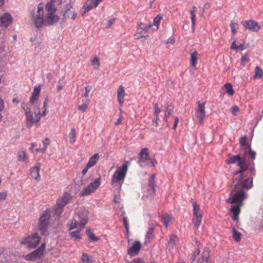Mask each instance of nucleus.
Instances as JSON below:
<instances>
[{
	"instance_id": "nucleus-1",
	"label": "nucleus",
	"mask_w": 263,
	"mask_h": 263,
	"mask_svg": "<svg viewBox=\"0 0 263 263\" xmlns=\"http://www.w3.org/2000/svg\"><path fill=\"white\" fill-rule=\"evenodd\" d=\"M57 9L53 1L47 3L44 9L43 4H40L36 13H33L31 21L37 28L43 26H51L58 23L59 17L55 14Z\"/></svg>"
},
{
	"instance_id": "nucleus-2",
	"label": "nucleus",
	"mask_w": 263,
	"mask_h": 263,
	"mask_svg": "<svg viewBox=\"0 0 263 263\" xmlns=\"http://www.w3.org/2000/svg\"><path fill=\"white\" fill-rule=\"evenodd\" d=\"M255 169L254 167H247V170H239L235 172L237 175L235 180L237 183L235 184L237 189L239 188L245 191L251 189L253 185V176L255 175Z\"/></svg>"
},
{
	"instance_id": "nucleus-3",
	"label": "nucleus",
	"mask_w": 263,
	"mask_h": 263,
	"mask_svg": "<svg viewBox=\"0 0 263 263\" xmlns=\"http://www.w3.org/2000/svg\"><path fill=\"white\" fill-rule=\"evenodd\" d=\"M26 126L28 128L31 127L34 124L36 127L40 126L39 123L41 120V110L39 107H36L34 109L33 112L31 110H26L25 112Z\"/></svg>"
},
{
	"instance_id": "nucleus-4",
	"label": "nucleus",
	"mask_w": 263,
	"mask_h": 263,
	"mask_svg": "<svg viewBox=\"0 0 263 263\" xmlns=\"http://www.w3.org/2000/svg\"><path fill=\"white\" fill-rule=\"evenodd\" d=\"M247 197V194L245 191L239 188L237 189V186L234 185L233 191L231 192L227 202L231 203L242 204L243 201Z\"/></svg>"
},
{
	"instance_id": "nucleus-5",
	"label": "nucleus",
	"mask_w": 263,
	"mask_h": 263,
	"mask_svg": "<svg viewBox=\"0 0 263 263\" xmlns=\"http://www.w3.org/2000/svg\"><path fill=\"white\" fill-rule=\"evenodd\" d=\"M128 164L127 161L121 166L117 168L111 178L112 183L123 182L128 171Z\"/></svg>"
},
{
	"instance_id": "nucleus-6",
	"label": "nucleus",
	"mask_w": 263,
	"mask_h": 263,
	"mask_svg": "<svg viewBox=\"0 0 263 263\" xmlns=\"http://www.w3.org/2000/svg\"><path fill=\"white\" fill-rule=\"evenodd\" d=\"M51 213L49 210L43 211L39 219V229L42 234H44L47 231L49 224V219Z\"/></svg>"
},
{
	"instance_id": "nucleus-7",
	"label": "nucleus",
	"mask_w": 263,
	"mask_h": 263,
	"mask_svg": "<svg viewBox=\"0 0 263 263\" xmlns=\"http://www.w3.org/2000/svg\"><path fill=\"white\" fill-rule=\"evenodd\" d=\"M88 211L84 208H80L77 210V214L74 218L79 222V228L81 229L84 228L88 222Z\"/></svg>"
},
{
	"instance_id": "nucleus-8",
	"label": "nucleus",
	"mask_w": 263,
	"mask_h": 263,
	"mask_svg": "<svg viewBox=\"0 0 263 263\" xmlns=\"http://www.w3.org/2000/svg\"><path fill=\"white\" fill-rule=\"evenodd\" d=\"M71 198V196L69 193H64L57 201L55 212L59 215L61 214L63 211V208L70 201Z\"/></svg>"
},
{
	"instance_id": "nucleus-9",
	"label": "nucleus",
	"mask_w": 263,
	"mask_h": 263,
	"mask_svg": "<svg viewBox=\"0 0 263 263\" xmlns=\"http://www.w3.org/2000/svg\"><path fill=\"white\" fill-rule=\"evenodd\" d=\"M193 206L194 213L192 220L193 224L195 227L198 228L201 222L202 215L199 206L196 202H193Z\"/></svg>"
},
{
	"instance_id": "nucleus-10",
	"label": "nucleus",
	"mask_w": 263,
	"mask_h": 263,
	"mask_svg": "<svg viewBox=\"0 0 263 263\" xmlns=\"http://www.w3.org/2000/svg\"><path fill=\"white\" fill-rule=\"evenodd\" d=\"M101 183V178L96 179L93 182L90 183L87 186L84 188L80 192L81 196L89 195L98 189Z\"/></svg>"
},
{
	"instance_id": "nucleus-11",
	"label": "nucleus",
	"mask_w": 263,
	"mask_h": 263,
	"mask_svg": "<svg viewBox=\"0 0 263 263\" xmlns=\"http://www.w3.org/2000/svg\"><path fill=\"white\" fill-rule=\"evenodd\" d=\"M45 249V243H43L40 247L33 251L32 252L27 254L25 256V259L27 261H35L43 255Z\"/></svg>"
},
{
	"instance_id": "nucleus-12",
	"label": "nucleus",
	"mask_w": 263,
	"mask_h": 263,
	"mask_svg": "<svg viewBox=\"0 0 263 263\" xmlns=\"http://www.w3.org/2000/svg\"><path fill=\"white\" fill-rule=\"evenodd\" d=\"M197 104L198 106L195 110L196 117L200 123L202 124V122L205 117V102H201L198 101L197 102Z\"/></svg>"
},
{
	"instance_id": "nucleus-13",
	"label": "nucleus",
	"mask_w": 263,
	"mask_h": 263,
	"mask_svg": "<svg viewBox=\"0 0 263 263\" xmlns=\"http://www.w3.org/2000/svg\"><path fill=\"white\" fill-rule=\"evenodd\" d=\"M241 24L246 29H248L252 32H257L260 29L259 24L254 20H245L242 21Z\"/></svg>"
},
{
	"instance_id": "nucleus-14",
	"label": "nucleus",
	"mask_w": 263,
	"mask_h": 263,
	"mask_svg": "<svg viewBox=\"0 0 263 263\" xmlns=\"http://www.w3.org/2000/svg\"><path fill=\"white\" fill-rule=\"evenodd\" d=\"M40 240L39 235L35 233L26 238L22 243L27 244L29 247L34 248L39 244Z\"/></svg>"
},
{
	"instance_id": "nucleus-15",
	"label": "nucleus",
	"mask_w": 263,
	"mask_h": 263,
	"mask_svg": "<svg viewBox=\"0 0 263 263\" xmlns=\"http://www.w3.org/2000/svg\"><path fill=\"white\" fill-rule=\"evenodd\" d=\"M102 0H87L82 8V14L86 13L97 7Z\"/></svg>"
},
{
	"instance_id": "nucleus-16",
	"label": "nucleus",
	"mask_w": 263,
	"mask_h": 263,
	"mask_svg": "<svg viewBox=\"0 0 263 263\" xmlns=\"http://www.w3.org/2000/svg\"><path fill=\"white\" fill-rule=\"evenodd\" d=\"M238 162V165L239 166V170H247L248 165L245 163L244 160H242L239 155H236L231 157L230 158L229 163L234 164Z\"/></svg>"
},
{
	"instance_id": "nucleus-17",
	"label": "nucleus",
	"mask_w": 263,
	"mask_h": 263,
	"mask_svg": "<svg viewBox=\"0 0 263 263\" xmlns=\"http://www.w3.org/2000/svg\"><path fill=\"white\" fill-rule=\"evenodd\" d=\"M148 149L147 148H142L139 153L140 158L138 161V163L141 162H145L149 161L151 163L153 162L152 160L149 158L148 154Z\"/></svg>"
},
{
	"instance_id": "nucleus-18",
	"label": "nucleus",
	"mask_w": 263,
	"mask_h": 263,
	"mask_svg": "<svg viewBox=\"0 0 263 263\" xmlns=\"http://www.w3.org/2000/svg\"><path fill=\"white\" fill-rule=\"evenodd\" d=\"M141 247L140 241H136L134 242L132 247H131L127 251L128 254L130 256H134L139 253Z\"/></svg>"
},
{
	"instance_id": "nucleus-19",
	"label": "nucleus",
	"mask_w": 263,
	"mask_h": 263,
	"mask_svg": "<svg viewBox=\"0 0 263 263\" xmlns=\"http://www.w3.org/2000/svg\"><path fill=\"white\" fill-rule=\"evenodd\" d=\"M242 205V204H237L236 205H232L230 210V212L233 213V216L232 217L234 221L237 220L238 219L239 215L240 213V207Z\"/></svg>"
},
{
	"instance_id": "nucleus-20",
	"label": "nucleus",
	"mask_w": 263,
	"mask_h": 263,
	"mask_svg": "<svg viewBox=\"0 0 263 263\" xmlns=\"http://www.w3.org/2000/svg\"><path fill=\"white\" fill-rule=\"evenodd\" d=\"M126 95L124 87L123 85H120L117 89V100L121 106L122 105L124 97Z\"/></svg>"
},
{
	"instance_id": "nucleus-21",
	"label": "nucleus",
	"mask_w": 263,
	"mask_h": 263,
	"mask_svg": "<svg viewBox=\"0 0 263 263\" xmlns=\"http://www.w3.org/2000/svg\"><path fill=\"white\" fill-rule=\"evenodd\" d=\"M12 18L10 14L5 13L0 18L1 25L4 27H7L12 22Z\"/></svg>"
},
{
	"instance_id": "nucleus-22",
	"label": "nucleus",
	"mask_w": 263,
	"mask_h": 263,
	"mask_svg": "<svg viewBox=\"0 0 263 263\" xmlns=\"http://www.w3.org/2000/svg\"><path fill=\"white\" fill-rule=\"evenodd\" d=\"M41 166V164L38 163L35 166L32 167L30 169V175L33 178L36 180H39L40 179L39 172L40 170Z\"/></svg>"
},
{
	"instance_id": "nucleus-23",
	"label": "nucleus",
	"mask_w": 263,
	"mask_h": 263,
	"mask_svg": "<svg viewBox=\"0 0 263 263\" xmlns=\"http://www.w3.org/2000/svg\"><path fill=\"white\" fill-rule=\"evenodd\" d=\"M155 178H156V175L153 174L149 178L148 182V185L149 187V192H151V196L153 197L156 192V189H155Z\"/></svg>"
},
{
	"instance_id": "nucleus-24",
	"label": "nucleus",
	"mask_w": 263,
	"mask_h": 263,
	"mask_svg": "<svg viewBox=\"0 0 263 263\" xmlns=\"http://www.w3.org/2000/svg\"><path fill=\"white\" fill-rule=\"evenodd\" d=\"M178 241L177 236L174 234H172L169 236V241L167 243V248L169 250L174 249Z\"/></svg>"
},
{
	"instance_id": "nucleus-25",
	"label": "nucleus",
	"mask_w": 263,
	"mask_h": 263,
	"mask_svg": "<svg viewBox=\"0 0 263 263\" xmlns=\"http://www.w3.org/2000/svg\"><path fill=\"white\" fill-rule=\"evenodd\" d=\"M210 250L209 248H204L201 255L200 263H208L210 258Z\"/></svg>"
},
{
	"instance_id": "nucleus-26",
	"label": "nucleus",
	"mask_w": 263,
	"mask_h": 263,
	"mask_svg": "<svg viewBox=\"0 0 263 263\" xmlns=\"http://www.w3.org/2000/svg\"><path fill=\"white\" fill-rule=\"evenodd\" d=\"M190 64L192 67H196L197 64L198 53L196 49H193L190 51Z\"/></svg>"
},
{
	"instance_id": "nucleus-27",
	"label": "nucleus",
	"mask_w": 263,
	"mask_h": 263,
	"mask_svg": "<svg viewBox=\"0 0 263 263\" xmlns=\"http://www.w3.org/2000/svg\"><path fill=\"white\" fill-rule=\"evenodd\" d=\"M41 91L40 86H35L31 97L30 98V102L33 104L35 101L37 100Z\"/></svg>"
},
{
	"instance_id": "nucleus-28",
	"label": "nucleus",
	"mask_w": 263,
	"mask_h": 263,
	"mask_svg": "<svg viewBox=\"0 0 263 263\" xmlns=\"http://www.w3.org/2000/svg\"><path fill=\"white\" fill-rule=\"evenodd\" d=\"M17 157L19 161L28 162V157L25 150L21 149L18 151L17 153Z\"/></svg>"
},
{
	"instance_id": "nucleus-29",
	"label": "nucleus",
	"mask_w": 263,
	"mask_h": 263,
	"mask_svg": "<svg viewBox=\"0 0 263 263\" xmlns=\"http://www.w3.org/2000/svg\"><path fill=\"white\" fill-rule=\"evenodd\" d=\"M196 7L195 6H193L192 7V10L190 11V13L191 14V20L192 22V28L193 30H194L195 26H196Z\"/></svg>"
},
{
	"instance_id": "nucleus-30",
	"label": "nucleus",
	"mask_w": 263,
	"mask_h": 263,
	"mask_svg": "<svg viewBox=\"0 0 263 263\" xmlns=\"http://www.w3.org/2000/svg\"><path fill=\"white\" fill-rule=\"evenodd\" d=\"M174 107L172 105H168L165 110V115L163 118V121L165 122H168V118L173 114Z\"/></svg>"
},
{
	"instance_id": "nucleus-31",
	"label": "nucleus",
	"mask_w": 263,
	"mask_h": 263,
	"mask_svg": "<svg viewBox=\"0 0 263 263\" xmlns=\"http://www.w3.org/2000/svg\"><path fill=\"white\" fill-rule=\"evenodd\" d=\"M99 155L98 154H95L92 156H91L88 161V163L87 165H88V167H91L93 166L98 161L99 159Z\"/></svg>"
},
{
	"instance_id": "nucleus-32",
	"label": "nucleus",
	"mask_w": 263,
	"mask_h": 263,
	"mask_svg": "<svg viewBox=\"0 0 263 263\" xmlns=\"http://www.w3.org/2000/svg\"><path fill=\"white\" fill-rule=\"evenodd\" d=\"M81 261L83 263H93L94 259L92 256L89 255L87 253H83L81 257Z\"/></svg>"
},
{
	"instance_id": "nucleus-33",
	"label": "nucleus",
	"mask_w": 263,
	"mask_h": 263,
	"mask_svg": "<svg viewBox=\"0 0 263 263\" xmlns=\"http://www.w3.org/2000/svg\"><path fill=\"white\" fill-rule=\"evenodd\" d=\"M225 89L226 92L230 96H232L235 93V91L233 88L231 83H227L225 84L222 89Z\"/></svg>"
},
{
	"instance_id": "nucleus-34",
	"label": "nucleus",
	"mask_w": 263,
	"mask_h": 263,
	"mask_svg": "<svg viewBox=\"0 0 263 263\" xmlns=\"http://www.w3.org/2000/svg\"><path fill=\"white\" fill-rule=\"evenodd\" d=\"M255 74L253 76L254 79H261L263 78V70L258 66L254 69Z\"/></svg>"
},
{
	"instance_id": "nucleus-35",
	"label": "nucleus",
	"mask_w": 263,
	"mask_h": 263,
	"mask_svg": "<svg viewBox=\"0 0 263 263\" xmlns=\"http://www.w3.org/2000/svg\"><path fill=\"white\" fill-rule=\"evenodd\" d=\"M90 62L91 65L93 66V69L96 70L99 69L100 63L99 58L97 57H91L90 59Z\"/></svg>"
},
{
	"instance_id": "nucleus-36",
	"label": "nucleus",
	"mask_w": 263,
	"mask_h": 263,
	"mask_svg": "<svg viewBox=\"0 0 263 263\" xmlns=\"http://www.w3.org/2000/svg\"><path fill=\"white\" fill-rule=\"evenodd\" d=\"M69 141L72 144H74L76 141V130L74 128H71L69 134Z\"/></svg>"
},
{
	"instance_id": "nucleus-37",
	"label": "nucleus",
	"mask_w": 263,
	"mask_h": 263,
	"mask_svg": "<svg viewBox=\"0 0 263 263\" xmlns=\"http://www.w3.org/2000/svg\"><path fill=\"white\" fill-rule=\"evenodd\" d=\"M171 216L167 214H164L162 215L161 221L166 228L168 227V224L171 221Z\"/></svg>"
},
{
	"instance_id": "nucleus-38",
	"label": "nucleus",
	"mask_w": 263,
	"mask_h": 263,
	"mask_svg": "<svg viewBox=\"0 0 263 263\" xmlns=\"http://www.w3.org/2000/svg\"><path fill=\"white\" fill-rule=\"evenodd\" d=\"M231 32L233 34H235L237 32V28L238 26V24L237 22H234L233 20L231 21L230 24Z\"/></svg>"
},
{
	"instance_id": "nucleus-39",
	"label": "nucleus",
	"mask_w": 263,
	"mask_h": 263,
	"mask_svg": "<svg viewBox=\"0 0 263 263\" xmlns=\"http://www.w3.org/2000/svg\"><path fill=\"white\" fill-rule=\"evenodd\" d=\"M89 102L90 101L89 99H86L84 103L78 106V109L83 112L85 111L88 108Z\"/></svg>"
},
{
	"instance_id": "nucleus-40",
	"label": "nucleus",
	"mask_w": 263,
	"mask_h": 263,
	"mask_svg": "<svg viewBox=\"0 0 263 263\" xmlns=\"http://www.w3.org/2000/svg\"><path fill=\"white\" fill-rule=\"evenodd\" d=\"M142 29H143V28H142L141 25H139V27L137 29L136 34L137 35V36L136 39H140L142 37L145 38L146 36H148V34H147V35L145 36L141 35V34H142L143 32H144L143 30H142Z\"/></svg>"
},
{
	"instance_id": "nucleus-41",
	"label": "nucleus",
	"mask_w": 263,
	"mask_h": 263,
	"mask_svg": "<svg viewBox=\"0 0 263 263\" xmlns=\"http://www.w3.org/2000/svg\"><path fill=\"white\" fill-rule=\"evenodd\" d=\"M200 250L199 249H196L194 252L192 256H191L190 260L191 263H196L195 259L199 255Z\"/></svg>"
},
{
	"instance_id": "nucleus-42",
	"label": "nucleus",
	"mask_w": 263,
	"mask_h": 263,
	"mask_svg": "<svg viewBox=\"0 0 263 263\" xmlns=\"http://www.w3.org/2000/svg\"><path fill=\"white\" fill-rule=\"evenodd\" d=\"M86 233L89 236L90 239L93 241H97L99 239V238L96 236L95 234L90 231V230H87Z\"/></svg>"
},
{
	"instance_id": "nucleus-43",
	"label": "nucleus",
	"mask_w": 263,
	"mask_h": 263,
	"mask_svg": "<svg viewBox=\"0 0 263 263\" xmlns=\"http://www.w3.org/2000/svg\"><path fill=\"white\" fill-rule=\"evenodd\" d=\"M163 18V14H160L157 15L154 19V25L155 26H156L157 28H158V27L160 24V21Z\"/></svg>"
},
{
	"instance_id": "nucleus-44",
	"label": "nucleus",
	"mask_w": 263,
	"mask_h": 263,
	"mask_svg": "<svg viewBox=\"0 0 263 263\" xmlns=\"http://www.w3.org/2000/svg\"><path fill=\"white\" fill-rule=\"evenodd\" d=\"M241 233L235 230L234 228L233 229V237L236 242H239L240 240Z\"/></svg>"
},
{
	"instance_id": "nucleus-45",
	"label": "nucleus",
	"mask_w": 263,
	"mask_h": 263,
	"mask_svg": "<svg viewBox=\"0 0 263 263\" xmlns=\"http://www.w3.org/2000/svg\"><path fill=\"white\" fill-rule=\"evenodd\" d=\"M154 231V227H148V231L146 234V239L149 240L151 239L153 236V234Z\"/></svg>"
},
{
	"instance_id": "nucleus-46",
	"label": "nucleus",
	"mask_w": 263,
	"mask_h": 263,
	"mask_svg": "<svg viewBox=\"0 0 263 263\" xmlns=\"http://www.w3.org/2000/svg\"><path fill=\"white\" fill-rule=\"evenodd\" d=\"M249 60L250 58L248 55H243L241 57L240 64L244 66L248 62H249Z\"/></svg>"
},
{
	"instance_id": "nucleus-47",
	"label": "nucleus",
	"mask_w": 263,
	"mask_h": 263,
	"mask_svg": "<svg viewBox=\"0 0 263 263\" xmlns=\"http://www.w3.org/2000/svg\"><path fill=\"white\" fill-rule=\"evenodd\" d=\"M70 236L76 240L79 241L81 239L80 231H76L70 233Z\"/></svg>"
},
{
	"instance_id": "nucleus-48",
	"label": "nucleus",
	"mask_w": 263,
	"mask_h": 263,
	"mask_svg": "<svg viewBox=\"0 0 263 263\" xmlns=\"http://www.w3.org/2000/svg\"><path fill=\"white\" fill-rule=\"evenodd\" d=\"M77 227H79V222L74 218V219L73 220H72V221L71 222L70 224H69V229L70 230H71L76 228Z\"/></svg>"
},
{
	"instance_id": "nucleus-49",
	"label": "nucleus",
	"mask_w": 263,
	"mask_h": 263,
	"mask_svg": "<svg viewBox=\"0 0 263 263\" xmlns=\"http://www.w3.org/2000/svg\"><path fill=\"white\" fill-rule=\"evenodd\" d=\"M161 111V110L159 107L158 104L155 103L154 104V115L155 117H158V114Z\"/></svg>"
},
{
	"instance_id": "nucleus-50",
	"label": "nucleus",
	"mask_w": 263,
	"mask_h": 263,
	"mask_svg": "<svg viewBox=\"0 0 263 263\" xmlns=\"http://www.w3.org/2000/svg\"><path fill=\"white\" fill-rule=\"evenodd\" d=\"M140 25H141L142 28H143V29L144 33H148V29H151L152 27V25L149 24L148 25H144L142 23H141Z\"/></svg>"
},
{
	"instance_id": "nucleus-51",
	"label": "nucleus",
	"mask_w": 263,
	"mask_h": 263,
	"mask_svg": "<svg viewBox=\"0 0 263 263\" xmlns=\"http://www.w3.org/2000/svg\"><path fill=\"white\" fill-rule=\"evenodd\" d=\"M239 143L241 146H246L247 145V138L245 136L241 137Z\"/></svg>"
},
{
	"instance_id": "nucleus-52",
	"label": "nucleus",
	"mask_w": 263,
	"mask_h": 263,
	"mask_svg": "<svg viewBox=\"0 0 263 263\" xmlns=\"http://www.w3.org/2000/svg\"><path fill=\"white\" fill-rule=\"evenodd\" d=\"M123 222L126 230V232L128 233L129 231V224L128 223V220L126 217H123Z\"/></svg>"
},
{
	"instance_id": "nucleus-53",
	"label": "nucleus",
	"mask_w": 263,
	"mask_h": 263,
	"mask_svg": "<svg viewBox=\"0 0 263 263\" xmlns=\"http://www.w3.org/2000/svg\"><path fill=\"white\" fill-rule=\"evenodd\" d=\"M7 192H0V200L6 199L7 198Z\"/></svg>"
},
{
	"instance_id": "nucleus-54",
	"label": "nucleus",
	"mask_w": 263,
	"mask_h": 263,
	"mask_svg": "<svg viewBox=\"0 0 263 263\" xmlns=\"http://www.w3.org/2000/svg\"><path fill=\"white\" fill-rule=\"evenodd\" d=\"M85 93L83 95V96L85 97V98H87L88 95H89V93L90 91V88L89 86H86L85 87Z\"/></svg>"
},
{
	"instance_id": "nucleus-55",
	"label": "nucleus",
	"mask_w": 263,
	"mask_h": 263,
	"mask_svg": "<svg viewBox=\"0 0 263 263\" xmlns=\"http://www.w3.org/2000/svg\"><path fill=\"white\" fill-rule=\"evenodd\" d=\"M239 111V107L237 106H234L232 108V112L234 115H237V112Z\"/></svg>"
},
{
	"instance_id": "nucleus-56",
	"label": "nucleus",
	"mask_w": 263,
	"mask_h": 263,
	"mask_svg": "<svg viewBox=\"0 0 263 263\" xmlns=\"http://www.w3.org/2000/svg\"><path fill=\"white\" fill-rule=\"evenodd\" d=\"M122 115L121 112L120 114L119 118L117 120L116 122H115V125H118L122 124Z\"/></svg>"
},
{
	"instance_id": "nucleus-57",
	"label": "nucleus",
	"mask_w": 263,
	"mask_h": 263,
	"mask_svg": "<svg viewBox=\"0 0 263 263\" xmlns=\"http://www.w3.org/2000/svg\"><path fill=\"white\" fill-rule=\"evenodd\" d=\"M129 263H145L143 260L140 258H136L131 261Z\"/></svg>"
},
{
	"instance_id": "nucleus-58",
	"label": "nucleus",
	"mask_w": 263,
	"mask_h": 263,
	"mask_svg": "<svg viewBox=\"0 0 263 263\" xmlns=\"http://www.w3.org/2000/svg\"><path fill=\"white\" fill-rule=\"evenodd\" d=\"M43 143L44 145V147H46V149L47 148V146L49 144V139L48 138H46L43 141Z\"/></svg>"
},
{
	"instance_id": "nucleus-59",
	"label": "nucleus",
	"mask_w": 263,
	"mask_h": 263,
	"mask_svg": "<svg viewBox=\"0 0 263 263\" xmlns=\"http://www.w3.org/2000/svg\"><path fill=\"white\" fill-rule=\"evenodd\" d=\"M178 122H179V118L177 117H176L175 118L174 124V126L173 127V129L174 130H175L176 129Z\"/></svg>"
},
{
	"instance_id": "nucleus-60",
	"label": "nucleus",
	"mask_w": 263,
	"mask_h": 263,
	"mask_svg": "<svg viewBox=\"0 0 263 263\" xmlns=\"http://www.w3.org/2000/svg\"><path fill=\"white\" fill-rule=\"evenodd\" d=\"M90 168V167H88V165H86V166L83 169L82 171V174L83 175H85L88 172V170L89 168Z\"/></svg>"
},
{
	"instance_id": "nucleus-61",
	"label": "nucleus",
	"mask_w": 263,
	"mask_h": 263,
	"mask_svg": "<svg viewBox=\"0 0 263 263\" xmlns=\"http://www.w3.org/2000/svg\"><path fill=\"white\" fill-rule=\"evenodd\" d=\"M231 48L232 49L238 50L239 47L236 45L235 41L232 43Z\"/></svg>"
},
{
	"instance_id": "nucleus-62",
	"label": "nucleus",
	"mask_w": 263,
	"mask_h": 263,
	"mask_svg": "<svg viewBox=\"0 0 263 263\" xmlns=\"http://www.w3.org/2000/svg\"><path fill=\"white\" fill-rule=\"evenodd\" d=\"M22 108L24 110L25 112H26V110H31L28 107L27 104L23 103L22 104Z\"/></svg>"
},
{
	"instance_id": "nucleus-63",
	"label": "nucleus",
	"mask_w": 263,
	"mask_h": 263,
	"mask_svg": "<svg viewBox=\"0 0 263 263\" xmlns=\"http://www.w3.org/2000/svg\"><path fill=\"white\" fill-rule=\"evenodd\" d=\"M4 101L0 99V111H2L4 108Z\"/></svg>"
},
{
	"instance_id": "nucleus-64",
	"label": "nucleus",
	"mask_w": 263,
	"mask_h": 263,
	"mask_svg": "<svg viewBox=\"0 0 263 263\" xmlns=\"http://www.w3.org/2000/svg\"><path fill=\"white\" fill-rule=\"evenodd\" d=\"M160 121V119L158 117H155V120L153 121V122L155 123V125L156 127H157L158 125V122Z\"/></svg>"
}]
</instances>
